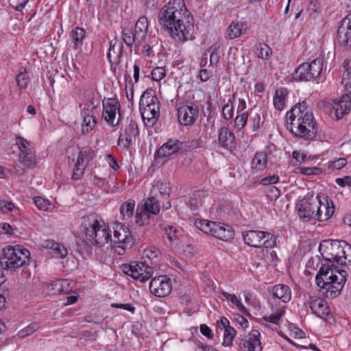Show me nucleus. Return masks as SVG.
Here are the masks:
<instances>
[{"mask_svg":"<svg viewBox=\"0 0 351 351\" xmlns=\"http://www.w3.org/2000/svg\"><path fill=\"white\" fill-rule=\"evenodd\" d=\"M244 243L251 247L266 248L273 247L276 245L274 235L264 231L249 230L242 233Z\"/></svg>","mask_w":351,"mask_h":351,"instance_id":"8","label":"nucleus"},{"mask_svg":"<svg viewBox=\"0 0 351 351\" xmlns=\"http://www.w3.org/2000/svg\"><path fill=\"white\" fill-rule=\"evenodd\" d=\"M267 164V156L264 152H256L251 161V172L256 173L263 171Z\"/></svg>","mask_w":351,"mask_h":351,"instance_id":"29","label":"nucleus"},{"mask_svg":"<svg viewBox=\"0 0 351 351\" xmlns=\"http://www.w3.org/2000/svg\"><path fill=\"white\" fill-rule=\"evenodd\" d=\"M319 204L318 196L311 198H304L298 205V215L300 219L308 221L312 218H315V207Z\"/></svg>","mask_w":351,"mask_h":351,"instance_id":"16","label":"nucleus"},{"mask_svg":"<svg viewBox=\"0 0 351 351\" xmlns=\"http://www.w3.org/2000/svg\"><path fill=\"white\" fill-rule=\"evenodd\" d=\"M271 314L265 315L263 320L267 322H269L274 324H279L280 321L285 313V306L278 304L274 302H269Z\"/></svg>","mask_w":351,"mask_h":351,"instance_id":"25","label":"nucleus"},{"mask_svg":"<svg viewBox=\"0 0 351 351\" xmlns=\"http://www.w3.org/2000/svg\"><path fill=\"white\" fill-rule=\"evenodd\" d=\"M256 53L258 58L262 60H268L272 54V50L268 45L259 43L256 46Z\"/></svg>","mask_w":351,"mask_h":351,"instance_id":"44","label":"nucleus"},{"mask_svg":"<svg viewBox=\"0 0 351 351\" xmlns=\"http://www.w3.org/2000/svg\"><path fill=\"white\" fill-rule=\"evenodd\" d=\"M135 201L129 199L123 202L120 206V215L122 220L130 219L134 213Z\"/></svg>","mask_w":351,"mask_h":351,"instance_id":"38","label":"nucleus"},{"mask_svg":"<svg viewBox=\"0 0 351 351\" xmlns=\"http://www.w3.org/2000/svg\"><path fill=\"white\" fill-rule=\"evenodd\" d=\"M148 29V21L145 16H141L135 24L134 31L138 39L145 40Z\"/></svg>","mask_w":351,"mask_h":351,"instance_id":"37","label":"nucleus"},{"mask_svg":"<svg viewBox=\"0 0 351 351\" xmlns=\"http://www.w3.org/2000/svg\"><path fill=\"white\" fill-rule=\"evenodd\" d=\"M179 123L184 126L193 125L198 117L199 108L197 106L183 105L177 108Z\"/></svg>","mask_w":351,"mask_h":351,"instance_id":"15","label":"nucleus"},{"mask_svg":"<svg viewBox=\"0 0 351 351\" xmlns=\"http://www.w3.org/2000/svg\"><path fill=\"white\" fill-rule=\"evenodd\" d=\"M287 128L296 137L311 140L317 132V124L311 108L305 101L292 108L287 115Z\"/></svg>","mask_w":351,"mask_h":351,"instance_id":"2","label":"nucleus"},{"mask_svg":"<svg viewBox=\"0 0 351 351\" xmlns=\"http://www.w3.org/2000/svg\"><path fill=\"white\" fill-rule=\"evenodd\" d=\"M151 74L154 80L160 81L165 76L166 71L164 67L158 66L152 70Z\"/></svg>","mask_w":351,"mask_h":351,"instance_id":"59","label":"nucleus"},{"mask_svg":"<svg viewBox=\"0 0 351 351\" xmlns=\"http://www.w3.org/2000/svg\"><path fill=\"white\" fill-rule=\"evenodd\" d=\"M82 226L87 239L93 245L102 246L110 241L111 234L103 221L93 216H88Z\"/></svg>","mask_w":351,"mask_h":351,"instance_id":"4","label":"nucleus"},{"mask_svg":"<svg viewBox=\"0 0 351 351\" xmlns=\"http://www.w3.org/2000/svg\"><path fill=\"white\" fill-rule=\"evenodd\" d=\"M308 303L312 313L318 317L326 319L330 315V308L324 299L317 296H311Z\"/></svg>","mask_w":351,"mask_h":351,"instance_id":"18","label":"nucleus"},{"mask_svg":"<svg viewBox=\"0 0 351 351\" xmlns=\"http://www.w3.org/2000/svg\"><path fill=\"white\" fill-rule=\"evenodd\" d=\"M247 29L245 23L239 21H233L226 29L224 37L227 40H232L239 38Z\"/></svg>","mask_w":351,"mask_h":351,"instance_id":"24","label":"nucleus"},{"mask_svg":"<svg viewBox=\"0 0 351 351\" xmlns=\"http://www.w3.org/2000/svg\"><path fill=\"white\" fill-rule=\"evenodd\" d=\"M149 290L156 297L167 296L172 290L171 280L167 276L155 277L149 283Z\"/></svg>","mask_w":351,"mask_h":351,"instance_id":"14","label":"nucleus"},{"mask_svg":"<svg viewBox=\"0 0 351 351\" xmlns=\"http://www.w3.org/2000/svg\"><path fill=\"white\" fill-rule=\"evenodd\" d=\"M16 82L20 89L27 88L29 82L28 73L25 71L19 73L16 76Z\"/></svg>","mask_w":351,"mask_h":351,"instance_id":"50","label":"nucleus"},{"mask_svg":"<svg viewBox=\"0 0 351 351\" xmlns=\"http://www.w3.org/2000/svg\"><path fill=\"white\" fill-rule=\"evenodd\" d=\"M186 15H190L184 0H171L158 13L159 23L167 29L178 22H183Z\"/></svg>","mask_w":351,"mask_h":351,"instance_id":"3","label":"nucleus"},{"mask_svg":"<svg viewBox=\"0 0 351 351\" xmlns=\"http://www.w3.org/2000/svg\"><path fill=\"white\" fill-rule=\"evenodd\" d=\"M124 132L135 139L139 134L138 125L134 121H130L125 127Z\"/></svg>","mask_w":351,"mask_h":351,"instance_id":"57","label":"nucleus"},{"mask_svg":"<svg viewBox=\"0 0 351 351\" xmlns=\"http://www.w3.org/2000/svg\"><path fill=\"white\" fill-rule=\"evenodd\" d=\"M323 59L317 58L311 62L301 64L295 73L301 81H312L318 78L323 71Z\"/></svg>","mask_w":351,"mask_h":351,"instance_id":"11","label":"nucleus"},{"mask_svg":"<svg viewBox=\"0 0 351 351\" xmlns=\"http://www.w3.org/2000/svg\"><path fill=\"white\" fill-rule=\"evenodd\" d=\"M236 330L231 326L228 328H226L225 330H223V341L222 343L223 346H231L232 344L233 339L236 336Z\"/></svg>","mask_w":351,"mask_h":351,"instance_id":"48","label":"nucleus"},{"mask_svg":"<svg viewBox=\"0 0 351 351\" xmlns=\"http://www.w3.org/2000/svg\"><path fill=\"white\" fill-rule=\"evenodd\" d=\"M149 215L145 211L136 212L135 215L136 223L138 226H144L149 223Z\"/></svg>","mask_w":351,"mask_h":351,"instance_id":"58","label":"nucleus"},{"mask_svg":"<svg viewBox=\"0 0 351 351\" xmlns=\"http://www.w3.org/2000/svg\"><path fill=\"white\" fill-rule=\"evenodd\" d=\"M341 252L339 264L342 265L351 263V245L346 241H342Z\"/></svg>","mask_w":351,"mask_h":351,"instance_id":"42","label":"nucleus"},{"mask_svg":"<svg viewBox=\"0 0 351 351\" xmlns=\"http://www.w3.org/2000/svg\"><path fill=\"white\" fill-rule=\"evenodd\" d=\"M16 144L20 149V153L25 154L33 152L29 142L23 137L19 136L16 138Z\"/></svg>","mask_w":351,"mask_h":351,"instance_id":"51","label":"nucleus"},{"mask_svg":"<svg viewBox=\"0 0 351 351\" xmlns=\"http://www.w3.org/2000/svg\"><path fill=\"white\" fill-rule=\"evenodd\" d=\"M139 109L143 119L154 124L160 116L158 99L152 93L145 92L139 101Z\"/></svg>","mask_w":351,"mask_h":351,"instance_id":"6","label":"nucleus"},{"mask_svg":"<svg viewBox=\"0 0 351 351\" xmlns=\"http://www.w3.org/2000/svg\"><path fill=\"white\" fill-rule=\"evenodd\" d=\"M337 40L340 45L348 48L351 47V13L343 19L337 31Z\"/></svg>","mask_w":351,"mask_h":351,"instance_id":"19","label":"nucleus"},{"mask_svg":"<svg viewBox=\"0 0 351 351\" xmlns=\"http://www.w3.org/2000/svg\"><path fill=\"white\" fill-rule=\"evenodd\" d=\"M182 143L177 139H169L158 150V157H168L178 152L182 148Z\"/></svg>","mask_w":351,"mask_h":351,"instance_id":"26","label":"nucleus"},{"mask_svg":"<svg viewBox=\"0 0 351 351\" xmlns=\"http://www.w3.org/2000/svg\"><path fill=\"white\" fill-rule=\"evenodd\" d=\"M90 180L93 184L98 186L100 188H104L108 185V181L106 178H99L94 173L90 175Z\"/></svg>","mask_w":351,"mask_h":351,"instance_id":"60","label":"nucleus"},{"mask_svg":"<svg viewBox=\"0 0 351 351\" xmlns=\"http://www.w3.org/2000/svg\"><path fill=\"white\" fill-rule=\"evenodd\" d=\"M218 142L221 147L228 149L234 142V134L228 126L221 127L218 131Z\"/></svg>","mask_w":351,"mask_h":351,"instance_id":"28","label":"nucleus"},{"mask_svg":"<svg viewBox=\"0 0 351 351\" xmlns=\"http://www.w3.org/2000/svg\"><path fill=\"white\" fill-rule=\"evenodd\" d=\"M133 140L135 139L131 136H129L128 134L123 132V134H121L119 137L118 145L125 150H128L132 145Z\"/></svg>","mask_w":351,"mask_h":351,"instance_id":"49","label":"nucleus"},{"mask_svg":"<svg viewBox=\"0 0 351 351\" xmlns=\"http://www.w3.org/2000/svg\"><path fill=\"white\" fill-rule=\"evenodd\" d=\"M102 117L112 126L119 124L120 119V103L116 98H105L102 101Z\"/></svg>","mask_w":351,"mask_h":351,"instance_id":"12","label":"nucleus"},{"mask_svg":"<svg viewBox=\"0 0 351 351\" xmlns=\"http://www.w3.org/2000/svg\"><path fill=\"white\" fill-rule=\"evenodd\" d=\"M248 114L246 112H241L234 119V125L239 129H243L247 123Z\"/></svg>","mask_w":351,"mask_h":351,"instance_id":"55","label":"nucleus"},{"mask_svg":"<svg viewBox=\"0 0 351 351\" xmlns=\"http://www.w3.org/2000/svg\"><path fill=\"white\" fill-rule=\"evenodd\" d=\"M0 210L4 213H10L13 217L20 215V210L12 202L0 199Z\"/></svg>","mask_w":351,"mask_h":351,"instance_id":"43","label":"nucleus"},{"mask_svg":"<svg viewBox=\"0 0 351 351\" xmlns=\"http://www.w3.org/2000/svg\"><path fill=\"white\" fill-rule=\"evenodd\" d=\"M221 294L224 298H226V300L231 302V303L234 305L239 311L243 313H247V308L242 304L241 299L238 298L236 295L230 294L224 291H221Z\"/></svg>","mask_w":351,"mask_h":351,"instance_id":"41","label":"nucleus"},{"mask_svg":"<svg viewBox=\"0 0 351 351\" xmlns=\"http://www.w3.org/2000/svg\"><path fill=\"white\" fill-rule=\"evenodd\" d=\"M324 201L322 202L319 199V204L315 207V218L321 221L328 220L335 212L332 202H329L328 199H324Z\"/></svg>","mask_w":351,"mask_h":351,"instance_id":"20","label":"nucleus"},{"mask_svg":"<svg viewBox=\"0 0 351 351\" xmlns=\"http://www.w3.org/2000/svg\"><path fill=\"white\" fill-rule=\"evenodd\" d=\"M342 241H324L319 244V250L326 261L322 264L315 276V281L322 295L333 299L341 293L346 282L347 272L334 265L339 263L341 256Z\"/></svg>","mask_w":351,"mask_h":351,"instance_id":"1","label":"nucleus"},{"mask_svg":"<svg viewBox=\"0 0 351 351\" xmlns=\"http://www.w3.org/2000/svg\"><path fill=\"white\" fill-rule=\"evenodd\" d=\"M70 36L74 43V49L77 50L83 45V40L85 38V30L81 27H75L71 32Z\"/></svg>","mask_w":351,"mask_h":351,"instance_id":"39","label":"nucleus"},{"mask_svg":"<svg viewBox=\"0 0 351 351\" xmlns=\"http://www.w3.org/2000/svg\"><path fill=\"white\" fill-rule=\"evenodd\" d=\"M82 132L84 134H88L90 131L93 130L97 124V121L95 115L91 116H82Z\"/></svg>","mask_w":351,"mask_h":351,"instance_id":"40","label":"nucleus"},{"mask_svg":"<svg viewBox=\"0 0 351 351\" xmlns=\"http://www.w3.org/2000/svg\"><path fill=\"white\" fill-rule=\"evenodd\" d=\"M298 173L302 175H317L320 172V169L318 167H300L298 168Z\"/></svg>","mask_w":351,"mask_h":351,"instance_id":"61","label":"nucleus"},{"mask_svg":"<svg viewBox=\"0 0 351 351\" xmlns=\"http://www.w3.org/2000/svg\"><path fill=\"white\" fill-rule=\"evenodd\" d=\"M95 155L94 151L90 147L82 148L78 154L76 162L74 165L72 175L73 180H80L84 173L85 169L89 161Z\"/></svg>","mask_w":351,"mask_h":351,"instance_id":"13","label":"nucleus"},{"mask_svg":"<svg viewBox=\"0 0 351 351\" xmlns=\"http://www.w3.org/2000/svg\"><path fill=\"white\" fill-rule=\"evenodd\" d=\"M210 234L222 241H228L234 237V232L229 226L216 222H214Z\"/></svg>","mask_w":351,"mask_h":351,"instance_id":"27","label":"nucleus"},{"mask_svg":"<svg viewBox=\"0 0 351 351\" xmlns=\"http://www.w3.org/2000/svg\"><path fill=\"white\" fill-rule=\"evenodd\" d=\"M51 253L56 258H64L68 254L67 249L61 243H57L53 248Z\"/></svg>","mask_w":351,"mask_h":351,"instance_id":"52","label":"nucleus"},{"mask_svg":"<svg viewBox=\"0 0 351 351\" xmlns=\"http://www.w3.org/2000/svg\"><path fill=\"white\" fill-rule=\"evenodd\" d=\"M29 254V250L20 245L5 247L0 255V269L14 271L27 263Z\"/></svg>","mask_w":351,"mask_h":351,"instance_id":"5","label":"nucleus"},{"mask_svg":"<svg viewBox=\"0 0 351 351\" xmlns=\"http://www.w3.org/2000/svg\"><path fill=\"white\" fill-rule=\"evenodd\" d=\"M171 36L176 41L184 42L195 38V29L193 16L186 15L183 22H178L167 29Z\"/></svg>","mask_w":351,"mask_h":351,"instance_id":"9","label":"nucleus"},{"mask_svg":"<svg viewBox=\"0 0 351 351\" xmlns=\"http://www.w3.org/2000/svg\"><path fill=\"white\" fill-rule=\"evenodd\" d=\"M38 328H39V326L37 323H32V324H29L28 326H27L26 328L21 330L18 332L17 335L20 338H24V337L34 333L35 331H36L38 329Z\"/></svg>","mask_w":351,"mask_h":351,"instance_id":"53","label":"nucleus"},{"mask_svg":"<svg viewBox=\"0 0 351 351\" xmlns=\"http://www.w3.org/2000/svg\"><path fill=\"white\" fill-rule=\"evenodd\" d=\"M205 192L203 191H196L193 193V196L189 200V204L191 209L195 210L202 205V197H204Z\"/></svg>","mask_w":351,"mask_h":351,"instance_id":"45","label":"nucleus"},{"mask_svg":"<svg viewBox=\"0 0 351 351\" xmlns=\"http://www.w3.org/2000/svg\"><path fill=\"white\" fill-rule=\"evenodd\" d=\"M123 47L122 43L119 40L115 38L110 41L108 53L107 54L110 62H116L119 60L122 53Z\"/></svg>","mask_w":351,"mask_h":351,"instance_id":"32","label":"nucleus"},{"mask_svg":"<svg viewBox=\"0 0 351 351\" xmlns=\"http://www.w3.org/2000/svg\"><path fill=\"white\" fill-rule=\"evenodd\" d=\"M261 334L257 330H252L247 337L243 339V348L246 351H262L260 340Z\"/></svg>","mask_w":351,"mask_h":351,"instance_id":"22","label":"nucleus"},{"mask_svg":"<svg viewBox=\"0 0 351 351\" xmlns=\"http://www.w3.org/2000/svg\"><path fill=\"white\" fill-rule=\"evenodd\" d=\"M36 165V157L33 152L20 153L19 164L15 165V171L18 175H23L25 169L32 167Z\"/></svg>","mask_w":351,"mask_h":351,"instance_id":"23","label":"nucleus"},{"mask_svg":"<svg viewBox=\"0 0 351 351\" xmlns=\"http://www.w3.org/2000/svg\"><path fill=\"white\" fill-rule=\"evenodd\" d=\"M214 221L198 219L195 221V226L206 234H210Z\"/></svg>","mask_w":351,"mask_h":351,"instance_id":"47","label":"nucleus"},{"mask_svg":"<svg viewBox=\"0 0 351 351\" xmlns=\"http://www.w3.org/2000/svg\"><path fill=\"white\" fill-rule=\"evenodd\" d=\"M160 256V250L154 246H151L143 250L142 259L145 263H148V265L156 266V269Z\"/></svg>","mask_w":351,"mask_h":351,"instance_id":"30","label":"nucleus"},{"mask_svg":"<svg viewBox=\"0 0 351 351\" xmlns=\"http://www.w3.org/2000/svg\"><path fill=\"white\" fill-rule=\"evenodd\" d=\"M272 295L274 298L280 300L282 302H288L291 298L290 288L285 285L279 284L272 288Z\"/></svg>","mask_w":351,"mask_h":351,"instance_id":"31","label":"nucleus"},{"mask_svg":"<svg viewBox=\"0 0 351 351\" xmlns=\"http://www.w3.org/2000/svg\"><path fill=\"white\" fill-rule=\"evenodd\" d=\"M321 8L318 0H309L307 10L309 14L315 17V15L320 12Z\"/></svg>","mask_w":351,"mask_h":351,"instance_id":"56","label":"nucleus"},{"mask_svg":"<svg viewBox=\"0 0 351 351\" xmlns=\"http://www.w3.org/2000/svg\"><path fill=\"white\" fill-rule=\"evenodd\" d=\"M222 115L226 120H230L234 115V107L232 101L229 99L228 103L222 108Z\"/></svg>","mask_w":351,"mask_h":351,"instance_id":"54","label":"nucleus"},{"mask_svg":"<svg viewBox=\"0 0 351 351\" xmlns=\"http://www.w3.org/2000/svg\"><path fill=\"white\" fill-rule=\"evenodd\" d=\"M122 39L127 46L131 47L132 45H134L136 50L138 49L139 46L143 42L141 39L138 38L137 34L134 30L126 27L122 29Z\"/></svg>","mask_w":351,"mask_h":351,"instance_id":"33","label":"nucleus"},{"mask_svg":"<svg viewBox=\"0 0 351 351\" xmlns=\"http://www.w3.org/2000/svg\"><path fill=\"white\" fill-rule=\"evenodd\" d=\"M169 183L166 180H155L150 189L149 195L161 199H167L169 196Z\"/></svg>","mask_w":351,"mask_h":351,"instance_id":"21","label":"nucleus"},{"mask_svg":"<svg viewBox=\"0 0 351 351\" xmlns=\"http://www.w3.org/2000/svg\"><path fill=\"white\" fill-rule=\"evenodd\" d=\"M160 200L156 197H149L144 201L143 204V210L149 216L150 215H158L160 212V206L159 202Z\"/></svg>","mask_w":351,"mask_h":351,"instance_id":"35","label":"nucleus"},{"mask_svg":"<svg viewBox=\"0 0 351 351\" xmlns=\"http://www.w3.org/2000/svg\"><path fill=\"white\" fill-rule=\"evenodd\" d=\"M34 203L39 210L43 211L51 210L53 207L48 199L40 196L34 198Z\"/></svg>","mask_w":351,"mask_h":351,"instance_id":"46","label":"nucleus"},{"mask_svg":"<svg viewBox=\"0 0 351 351\" xmlns=\"http://www.w3.org/2000/svg\"><path fill=\"white\" fill-rule=\"evenodd\" d=\"M346 164V159L344 158H340L335 161H332L330 165V167L333 169H340L342 167H343Z\"/></svg>","mask_w":351,"mask_h":351,"instance_id":"64","label":"nucleus"},{"mask_svg":"<svg viewBox=\"0 0 351 351\" xmlns=\"http://www.w3.org/2000/svg\"><path fill=\"white\" fill-rule=\"evenodd\" d=\"M113 308H121L131 313H134L136 308L131 304H118V303H112L110 305Z\"/></svg>","mask_w":351,"mask_h":351,"instance_id":"63","label":"nucleus"},{"mask_svg":"<svg viewBox=\"0 0 351 351\" xmlns=\"http://www.w3.org/2000/svg\"><path fill=\"white\" fill-rule=\"evenodd\" d=\"M350 106L351 98L350 95H343L339 100L334 102L330 110V117L336 120L341 119L343 115L349 113Z\"/></svg>","mask_w":351,"mask_h":351,"instance_id":"17","label":"nucleus"},{"mask_svg":"<svg viewBox=\"0 0 351 351\" xmlns=\"http://www.w3.org/2000/svg\"><path fill=\"white\" fill-rule=\"evenodd\" d=\"M160 229L163 232L162 237L167 245H171L173 243L178 239V230L174 226L162 225Z\"/></svg>","mask_w":351,"mask_h":351,"instance_id":"34","label":"nucleus"},{"mask_svg":"<svg viewBox=\"0 0 351 351\" xmlns=\"http://www.w3.org/2000/svg\"><path fill=\"white\" fill-rule=\"evenodd\" d=\"M123 271L132 278L141 282L149 280L154 274L156 266L148 265V263L134 262L122 266Z\"/></svg>","mask_w":351,"mask_h":351,"instance_id":"10","label":"nucleus"},{"mask_svg":"<svg viewBox=\"0 0 351 351\" xmlns=\"http://www.w3.org/2000/svg\"><path fill=\"white\" fill-rule=\"evenodd\" d=\"M113 228V238L110 239V242L115 252L119 255H123L133 246V237L129 228L121 223L115 224Z\"/></svg>","mask_w":351,"mask_h":351,"instance_id":"7","label":"nucleus"},{"mask_svg":"<svg viewBox=\"0 0 351 351\" xmlns=\"http://www.w3.org/2000/svg\"><path fill=\"white\" fill-rule=\"evenodd\" d=\"M288 91L286 88H280L276 90L273 99L274 108L278 110H282L285 106Z\"/></svg>","mask_w":351,"mask_h":351,"instance_id":"36","label":"nucleus"},{"mask_svg":"<svg viewBox=\"0 0 351 351\" xmlns=\"http://www.w3.org/2000/svg\"><path fill=\"white\" fill-rule=\"evenodd\" d=\"M80 108L81 109V116H91L94 114L95 108H91L88 104L86 102L82 103L80 104Z\"/></svg>","mask_w":351,"mask_h":351,"instance_id":"62","label":"nucleus"}]
</instances>
